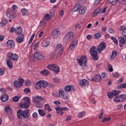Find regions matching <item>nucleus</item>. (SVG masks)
Returning <instances> with one entry per match:
<instances>
[{
	"mask_svg": "<svg viewBox=\"0 0 126 126\" xmlns=\"http://www.w3.org/2000/svg\"><path fill=\"white\" fill-rule=\"evenodd\" d=\"M106 49V43L104 42H100V44L96 48L95 46H92L91 47L89 52L92 57L93 60L94 61H97L98 60V53L100 54L102 51L105 50ZM97 50V51H96Z\"/></svg>",
	"mask_w": 126,
	"mask_h": 126,
	"instance_id": "1",
	"label": "nucleus"
},
{
	"mask_svg": "<svg viewBox=\"0 0 126 126\" xmlns=\"http://www.w3.org/2000/svg\"><path fill=\"white\" fill-rule=\"evenodd\" d=\"M120 93H121V91L114 90L111 92L108 93L107 94V96L109 99H112L113 97H114V96H116L114 97L113 101L115 103H120L122 102L120 95L118 96Z\"/></svg>",
	"mask_w": 126,
	"mask_h": 126,
	"instance_id": "2",
	"label": "nucleus"
},
{
	"mask_svg": "<svg viewBox=\"0 0 126 126\" xmlns=\"http://www.w3.org/2000/svg\"><path fill=\"white\" fill-rule=\"evenodd\" d=\"M17 116L18 119H21L23 118L24 119L28 120L29 119V116H30V113L26 110L22 111L21 110H19L17 111Z\"/></svg>",
	"mask_w": 126,
	"mask_h": 126,
	"instance_id": "3",
	"label": "nucleus"
},
{
	"mask_svg": "<svg viewBox=\"0 0 126 126\" xmlns=\"http://www.w3.org/2000/svg\"><path fill=\"white\" fill-rule=\"evenodd\" d=\"M44 100H45V98H44L43 97L39 96V95H37L34 97V98H33V100L32 102L33 103H35V105L37 107V108H42L43 107V105H42L40 103V101H44Z\"/></svg>",
	"mask_w": 126,
	"mask_h": 126,
	"instance_id": "4",
	"label": "nucleus"
},
{
	"mask_svg": "<svg viewBox=\"0 0 126 126\" xmlns=\"http://www.w3.org/2000/svg\"><path fill=\"white\" fill-rule=\"evenodd\" d=\"M24 102H21L20 104V107L21 108H25V109H28L30 107V104L31 101H30V98L28 97H26L24 98Z\"/></svg>",
	"mask_w": 126,
	"mask_h": 126,
	"instance_id": "5",
	"label": "nucleus"
},
{
	"mask_svg": "<svg viewBox=\"0 0 126 126\" xmlns=\"http://www.w3.org/2000/svg\"><path fill=\"white\" fill-rule=\"evenodd\" d=\"M47 68L54 71L56 74H58L60 72V67L55 64H50L47 66Z\"/></svg>",
	"mask_w": 126,
	"mask_h": 126,
	"instance_id": "6",
	"label": "nucleus"
},
{
	"mask_svg": "<svg viewBox=\"0 0 126 126\" xmlns=\"http://www.w3.org/2000/svg\"><path fill=\"white\" fill-rule=\"evenodd\" d=\"M63 52V45L62 44L58 45L56 46L55 51L56 57H60V56H62Z\"/></svg>",
	"mask_w": 126,
	"mask_h": 126,
	"instance_id": "7",
	"label": "nucleus"
},
{
	"mask_svg": "<svg viewBox=\"0 0 126 126\" xmlns=\"http://www.w3.org/2000/svg\"><path fill=\"white\" fill-rule=\"evenodd\" d=\"M77 62L81 66H84L86 67V63H87V58L85 56H81L79 59L77 60Z\"/></svg>",
	"mask_w": 126,
	"mask_h": 126,
	"instance_id": "8",
	"label": "nucleus"
},
{
	"mask_svg": "<svg viewBox=\"0 0 126 126\" xmlns=\"http://www.w3.org/2000/svg\"><path fill=\"white\" fill-rule=\"evenodd\" d=\"M73 36H74L73 32H68L64 37V40L65 42H69L73 39Z\"/></svg>",
	"mask_w": 126,
	"mask_h": 126,
	"instance_id": "9",
	"label": "nucleus"
},
{
	"mask_svg": "<svg viewBox=\"0 0 126 126\" xmlns=\"http://www.w3.org/2000/svg\"><path fill=\"white\" fill-rule=\"evenodd\" d=\"M7 58H9L11 61H18V55L13 54L12 52H8Z\"/></svg>",
	"mask_w": 126,
	"mask_h": 126,
	"instance_id": "10",
	"label": "nucleus"
},
{
	"mask_svg": "<svg viewBox=\"0 0 126 126\" xmlns=\"http://www.w3.org/2000/svg\"><path fill=\"white\" fill-rule=\"evenodd\" d=\"M34 57L37 61H44L45 59V56L39 52H35L34 54Z\"/></svg>",
	"mask_w": 126,
	"mask_h": 126,
	"instance_id": "11",
	"label": "nucleus"
},
{
	"mask_svg": "<svg viewBox=\"0 0 126 126\" xmlns=\"http://www.w3.org/2000/svg\"><path fill=\"white\" fill-rule=\"evenodd\" d=\"M59 94L60 97L63 99V100H65L68 97V95L65 93L64 91H63V90H59Z\"/></svg>",
	"mask_w": 126,
	"mask_h": 126,
	"instance_id": "12",
	"label": "nucleus"
},
{
	"mask_svg": "<svg viewBox=\"0 0 126 126\" xmlns=\"http://www.w3.org/2000/svg\"><path fill=\"white\" fill-rule=\"evenodd\" d=\"M6 15L7 17H9L12 19H14L16 17V13L15 11L10 10L6 13Z\"/></svg>",
	"mask_w": 126,
	"mask_h": 126,
	"instance_id": "13",
	"label": "nucleus"
},
{
	"mask_svg": "<svg viewBox=\"0 0 126 126\" xmlns=\"http://www.w3.org/2000/svg\"><path fill=\"white\" fill-rule=\"evenodd\" d=\"M7 47L8 49H14L15 48V42L11 40H8L7 41Z\"/></svg>",
	"mask_w": 126,
	"mask_h": 126,
	"instance_id": "14",
	"label": "nucleus"
},
{
	"mask_svg": "<svg viewBox=\"0 0 126 126\" xmlns=\"http://www.w3.org/2000/svg\"><path fill=\"white\" fill-rule=\"evenodd\" d=\"M52 35L53 38H58V37L61 36V32H60L58 29H55L52 32Z\"/></svg>",
	"mask_w": 126,
	"mask_h": 126,
	"instance_id": "15",
	"label": "nucleus"
},
{
	"mask_svg": "<svg viewBox=\"0 0 126 126\" xmlns=\"http://www.w3.org/2000/svg\"><path fill=\"white\" fill-rule=\"evenodd\" d=\"M64 90L65 91V92H69L70 91H71L72 92H73V91H75V87L74 86H66L64 88Z\"/></svg>",
	"mask_w": 126,
	"mask_h": 126,
	"instance_id": "16",
	"label": "nucleus"
},
{
	"mask_svg": "<svg viewBox=\"0 0 126 126\" xmlns=\"http://www.w3.org/2000/svg\"><path fill=\"white\" fill-rule=\"evenodd\" d=\"M91 80V81H94V80H95V82H99V81H101V80H102V77H101L100 74H96L95 77L92 78Z\"/></svg>",
	"mask_w": 126,
	"mask_h": 126,
	"instance_id": "17",
	"label": "nucleus"
},
{
	"mask_svg": "<svg viewBox=\"0 0 126 126\" xmlns=\"http://www.w3.org/2000/svg\"><path fill=\"white\" fill-rule=\"evenodd\" d=\"M12 61L9 57L6 58V64H7L8 67H9V68L10 69H11V68H12V67H13V66L12 65Z\"/></svg>",
	"mask_w": 126,
	"mask_h": 126,
	"instance_id": "18",
	"label": "nucleus"
},
{
	"mask_svg": "<svg viewBox=\"0 0 126 126\" xmlns=\"http://www.w3.org/2000/svg\"><path fill=\"white\" fill-rule=\"evenodd\" d=\"M16 40L18 43H22L24 40V34H20L16 38Z\"/></svg>",
	"mask_w": 126,
	"mask_h": 126,
	"instance_id": "19",
	"label": "nucleus"
},
{
	"mask_svg": "<svg viewBox=\"0 0 126 126\" xmlns=\"http://www.w3.org/2000/svg\"><path fill=\"white\" fill-rule=\"evenodd\" d=\"M80 85L82 86H88L89 82L86 79H83L80 81Z\"/></svg>",
	"mask_w": 126,
	"mask_h": 126,
	"instance_id": "20",
	"label": "nucleus"
},
{
	"mask_svg": "<svg viewBox=\"0 0 126 126\" xmlns=\"http://www.w3.org/2000/svg\"><path fill=\"white\" fill-rule=\"evenodd\" d=\"M78 42V41L77 40H75L74 42H72L70 44V46L69 47V50H72V49H74L75 46H76V45H77Z\"/></svg>",
	"mask_w": 126,
	"mask_h": 126,
	"instance_id": "21",
	"label": "nucleus"
},
{
	"mask_svg": "<svg viewBox=\"0 0 126 126\" xmlns=\"http://www.w3.org/2000/svg\"><path fill=\"white\" fill-rule=\"evenodd\" d=\"M55 110H57V113L58 115H60V116H63V112L62 110V108L60 107H56Z\"/></svg>",
	"mask_w": 126,
	"mask_h": 126,
	"instance_id": "22",
	"label": "nucleus"
},
{
	"mask_svg": "<svg viewBox=\"0 0 126 126\" xmlns=\"http://www.w3.org/2000/svg\"><path fill=\"white\" fill-rule=\"evenodd\" d=\"M22 28H21V27H18V28H17L16 29V30H15V32L16 34H18L20 35H21V34H22Z\"/></svg>",
	"mask_w": 126,
	"mask_h": 126,
	"instance_id": "23",
	"label": "nucleus"
},
{
	"mask_svg": "<svg viewBox=\"0 0 126 126\" xmlns=\"http://www.w3.org/2000/svg\"><path fill=\"white\" fill-rule=\"evenodd\" d=\"M49 86V83L45 80H41V87H43V88H46V87H48Z\"/></svg>",
	"mask_w": 126,
	"mask_h": 126,
	"instance_id": "24",
	"label": "nucleus"
},
{
	"mask_svg": "<svg viewBox=\"0 0 126 126\" xmlns=\"http://www.w3.org/2000/svg\"><path fill=\"white\" fill-rule=\"evenodd\" d=\"M8 95L7 94H5V95H2V96L1 97V101H2V102H6L8 100Z\"/></svg>",
	"mask_w": 126,
	"mask_h": 126,
	"instance_id": "25",
	"label": "nucleus"
},
{
	"mask_svg": "<svg viewBox=\"0 0 126 126\" xmlns=\"http://www.w3.org/2000/svg\"><path fill=\"white\" fill-rule=\"evenodd\" d=\"M42 87V82L41 80L37 82L35 85V88L36 89H41Z\"/></svg>",
	"mask_w": 126,
	"mask_h": 126,
	"instance_id": "26",
	"label": "nucleus"
},
{
	"mask_svg": "<svg viewBox=\"0 0 126 126\" xmlns=\"http://www.w3.org/2000/svg\"><path fill=\"white\" fill-rule=\"evenodd\" d=\"M120 38H121V39L119 41V45L120 47H123V45H124V44H126V40H125V38L123 36L120 37Z\"/></svg>",
	"mask_w": 126,
	"mask_h": 126,
	"instance_id": "27",
	"label": "nucleus"
},
{
	"mask_svg": "<svg viewBox=\"0 0 126 126\" xmlns=\"http://www.w3.org/2000/svg\"><path fill=\"white\" fill-rule=\"evenodd\" d=\"M53 15H50L49 14H46L44 16V19L45 20H51L53 18L52 17Z\"/></svg>",
	"mask_w": 126,
	"mask_h": 126,
	"instance_id": "28",
	"label": "nucleus"
},
{
	"mask_svg": "<svg viewBox=\"0 0 126 126\" xmlns=\"http://www.w3.org/2000/svg\"><path fill=\"white\" fill-rule=\"evenodd\" d=\"M38 112L41 117H44V116H46V112L42 109H39Z\"/></svg>",
	"mask_w": 126,
	"mask_h": 126,
	"instance_id": "29",
	"label": "nucleus"
},
{
	"mask_svg": "<svg viewBox=\"0 0 126 126\" xmlns=\"http://www.w3.org/2000/svg\"><path fill=\"white\" fill-rule=\"evenodd\" d=\"M21 11L22 12L23 15H28L29 13L28 12V10L25 8H23L21 9Z\"/></svg>",
	"mask_w": 126,
	"mask_h": 126,
	"instance_id": "30",
	"label": "nucleus"
},
{
	"mask_svg": "<svg viewBox=\"0 0 126 126\" xmlns=\"http://www.w3.org/2000/svg\"><path fill=\"white\" fill-rule=\"evenodd\" d=\"M44 110L45 111H49V112H52V109H51V107H50V105L48 104L45 105Z\"/></svg>",
	"mask_w": 126,
	"mask_h": 126,
	"instance_id": "31",
	"label": "nucleus"
},
{
	"mask_svg": "<svg viewBox=\"0 0 126 126\" xmlns=\"http://www.w3.org/2000/svg\"><path fill=\"white\" fill-rule=\"evenodd\" d=\"M120 95L121 102H124L126 100V94H122Z\"/></svg>",
	"mask_w": 126,
	"mask_h": 126,
	"instance_id": "32",
	"label": "nucleus"
},
{
	"mask_svg": "<svg viewBox=\"0 0 126 126\" xmlns=\"http://www.w3.org/2000/svg\"><path fill=\"white\" fill-rule=\"evenodd\" d=\"M42 45L43 47H48L50 45V42L49 41H43L42 42Z\"/></svg>",
	"mask_w": 126,
	"mask_h": 126,
	"instance_id": "33",
	"label": "nucleus"
},
{
	"mask_svg": "<svg viewBox=\"0 0 126 126\" xmlns=\"http://www.w3.org/2000/svg\"><path fill=\"white\" fill-rule=\"evenodd\" d=\"M99 12H100V9H99V8L96 9L94 11V12L93 13V16L94 17H95V16H97V15H98V14H99Z\"/></svg>",
	"mask_w": 126,
	"mask_h": 126,
	"instance_id": "34",
	"label": "nucleus"
},
{
	"mask_svg": "<svg viewBox=\"0 0 126 126\" xmlns=\"http://www.w3.org/2000/svg\"><path fill=\"white\" fill-rule=\"evenodd\" d=\"M16 83H19L20 85H23L22 83H24V79L21 77L19 78V82H16Z\"/></svg>",
	"mask_w": 126,
	"mask_h": 126,
	"instance_id": "35",
	"label": "nucleus"
},
{
	"mask_svg": "<svg viewBox=\"0 0 126 126\" xmlns=\"http://www.w3.org/2000/svg\"><path fill=\"white\" fill-rule=\"evenodd\" d=\"M85 116V111H82L78 114V118H83Z\"/></svg>",
	"mask_w": 126,
	"mask_h": 126,
	"instance_id": "36",
	"label": "nucleus"
},
{
	"mask_svg": "<svg viewBox=\"0 0 126 126\" xmlns=\"http://www.w3.org/2000/svg\"><path fill=\"white\" fill-rule=\"evenodd\" d=\"M40 73L43 74V75H49V71L47 70H44L40 71Z\"/></svg>",
	"mask_w": 126,
	"mask_h": 126,
	"instance_id": "37",
	"label": "nucleus"
},
{
	"mask_svg": "<svg viewBox=\"0 0 126 126\" xmlns=\"http://www.w3.org/2000/svg\"><path fill=\"white\" fill-rule=\"evenodd\" d=\"M4 110L6 113H10V112H11V108H10L9 106H6L5 107Z\"/></svg>",
	"mask_w": 126,
	"mask_h": 126,
	"instance_id": "38",
	"label": "nucleus"
},
{
	"mask_svg": "<svg viewBox=\"0 0 126 126\" xmlns=\"http://www.w3.org/2000/svg\"><path fill=\"white\" fill-rule=\"evenodd\" d=\"M117 55H118V53L117 52V51H113L112 52V54L111 58L113 59H115V58L117 57Z\"/></svg>",
	"mask_w": 126,
	"mask_h": 126,
	"instance_id": "39",
	"label": "nucleus"
},
{
	"mask_svg": "<svg viewBox=\"0 0 126 126\" xmlns=\"http://www.w3.org/2000/svg\"><path fill=\"white\" fill-rule=\"evenodd\" d=\"M107 1L111 4L115 5L117 3V0H107Z\"/></svg>",
	"mask_w": 126,
	"mask_h": 126,
	"instance_id": "40",
	"label": "nucleus"
},
{
	"mask_svg": "<svg viewBox=\"0 0 126 126\" xmlns=\"http://www.w3.org/2000/svg\"><path fill=\"white\" fill-rule=\"evenodd\" d=\"M16 82H19L18 81H15L14 82V86H15V87L19 88V87H21L22 86V85H20L19 83H17Z\"/></svg>",
	"mask_w": 126,
	"mask_h": 126,
	"instance_id": "41",
	"label": "nucleus"
},
{
	"mask_svg": "<svg viewBox=\"0 0 126 126\" xmlns=\"http://www.w3.org/2000/svg\"><path fill=\"white\" fill-rule=\"evenodd\" d=\"M126 84L124 83L118 86L117 87V89H120V88H126Z\"/></svg>",
	"mask_w": 126,
	"mask_h": 126,
	"instance_id": "42",
	"label": "nucleus"
},
{
	"mask_svg": "<svg viewBox=\"0 0 126 126\" xmlns=\"http://www.w3.org/2000/svg\"><path fill=\"white\" fill-rule=\"evenodd\" d=\"M111 40H112L114 42V43L116 44V45H118V40H117V38H116V37H114V36H111Z\"/></svg>",
	"mask_w": 126,
	"mask_h": 126,
	"instance_id": "43",
	"label": "nucleus"
},
{
	"mask_svg": "<svg viewBox=\"0 0 126 126\" xmlns=\"http://www.w3.org/2000/svg\"><path fill=\"white\" fill-rule=\"evenodd\" d=\"M19 99H20L19 96H14L13 97L12 100H13V102H18V101H19Z\"/></svg>",
	"mask_w": 126,
	"mask_h": 126,
	"instance_id": "44",
	"label": "nucleus"
},
{
	"mask_svg": "<svg viewBox=\"0 0 126 126\" xmlns=\"http://www.w3.org/2000/svg\"><path fill=\"white\" fill-rule=\"evenodd\" d=\"M110 121H111V118H105L104 119L102 120L101 122L102 123H106V122H110Z\"/></svg>",
	"mask_w": 126,
	"mask_h": 126,
	"instance_id": "45",
	"label": "nucleus"
},
{
	"mask_svg": "<svg viewBox=\"0 0 126 126\" xmlns=\"http://www.w3.org/2000/svg\"><path fill=\"white\" fill-rule=\"evenodd\" d=\"M101 35L99 33H96L94 34L95 39H98L101 37Z\"/></svg>",
	"mask_w": 126,
	"mask_h": 126,
	"instance_id": "46",
	"label": "nucleus"
},
{
	"mask_svg": "<svg viewBox=\"0 0 126 126\" xmlns=\"http://www.w3.org/2000/svg\"><path fill=\"white\" fill-rule=\"evenodd\" d=\"M78 10V5H76L72 9V11H73V12H75V11H77Z\"/></svg>",
	"mask_w": 126,
	"mask_h": 126,
	"instance_id": "47",
	"label": "nucleus"
},
{
	"mask_svg": "<svg viewBox=\"0 0 126 126\" xmlns=\"http://www.w3.org/2000/svg\"><path fill=\"white\" fill-rule=\"evenodd\" d=\"M108 70H109V71H110V72H113V66H112V65L108 64Z\"/></svg>",
	"mask_w": 126,
	"mask_h": 126,
	"instance_id": "48",
	"label": "nucleus"
},
{
	"mask_svg": "<svg viewBox=\"0 0 126 126\" xmlns=\"http://www.w3.org/2000/svg\"><path fill=\"white\" fill-rule=\"evenodd\" d=\"M121 31H123L122 34L123 36L125 37V38H126V28L122 29Z\"/></svg>",
	"mask_w": 126,
	"mask_h": 126,
	"instance_id": "49",
	"label": "nucleus"
},
{
	"mask_svg": "<svg viewBox=\"0 0 126 126\" xmlns=\"http://www.w3.org/2000/svg\"><path fill=\"white\" fill-rule=\"evenodd\" d=\"M1 22L4 25H6V24L8 23L7 20L4 18L2 19Z\"/></svg>",
	"mask_w": 126,
	"mask_h": 126,
	"instance_id": "50",
	"label": "nucleus"
},
{
	"mask_svg": "<svg viewBox=\"0 0 126 126\" xmlns=\"http://www.w3.org/2000/svg\"><path fill=\"white\" fill-rule=\"evenodd\" d=\"M5 69L3 68H0V75H3L4 74Z\"/></svg>",
	"mask_w": 126,
	"mask_h": 126,
	"instance_id": "51",
	"label": "nucleus"
},
{
	"mask_svg": "<svg viewBox=\"0 0 126 126\" xmlns=\"http://www.w3.org/2000/svg\"><path fill=\"white\" fill-rule=\"evenodd\" d=\"M24 92H25V93H26L27 94H28V93H30L31 92L30 89L28 88H25L24 90Z\"/></svg>",
	"mask_w": 126,
	"mask_h": 126,
	"instance_id": "52",
	"label": "nucleus"
},
{
	"mask_svg": "<svg viewBox=\"0 0 126 126\" xmlns=\"http://www.w3.org/2000/svg\"><path fill=\"white\" fill-rule=\"evenodd\" d=\"M101 113L98 115V119H102L103 118V115H104V111H103V110H100Z\"/></svg>",
	"mask_w": 126,
	"mask_h": 126,
	"instance_id": "53",
	"label": "nucleus"
},
{
	"mask_svg": "<svg viewBox=\"0 0 126 126\" xmlns=\"http://www.w3.org/2000/svg\"><path fill=\"white\" fill-rule=\"evenodd\" d=\"M50 57L52 60H54V59H55V58L57 57V55H56V53L55 52V53H51Z\"/></svg>",
	"mask_w": 126,
	"mask_h": 126,
	"instance_id": "54",
	"label": "nucleus"
},
{
	"mask_svg": "<svg viewBox=\"0 0 126 126\" xmlns=\"http://www.w3.org/2000/svg\"><path fill=\"white\" fill-rule=\"evenodd\" d=\"M17 8V6L16 5H13L12 6L11 10H10L12 11H15V9Z\"/></svg>",
	"mask_w": 126,
	"mask_h": 126,
	"instance_id": "55",
	"label": "nucleus"
},
{
	"mask_svg": "<svg viewBox=\"0 0 126 126\" xmlns=\"http://www.w3.org/2000/svg\"><path fill=\"white\" fill-rule=\"evenodd\" d=\"M85 13V10L84 9H80L79 10V13L80 14H84Z\"/></svg>",
	"mask_w": 126,
	"mask_h": 126,
	"instance_id": "56",
	"label": "nucleus"
},
{
	"mask_svg": "<svg viewBox=\"0 0 126 126\" xmlns=\"http://www.w3.org/2000/svg\"><path fill=\"white\" fill-rule=\"evenodd\" d=\"M107 8H108V6H106L104 8H103L101 11H100V13H105L106 12V11L107 10Z\"/></svg>",
	"mask_w": 126,
	"mask_h": 126,
	"instance_id": "57",
	"label": "nucleus"
},
{
	"mask_svg": "<svg viewBox=\"0 0 126 126\" xmlns=\"http://www.w3.org/2000/svg\"><path fill=\"white\" fill-rule=\"evenodd\" d=\"M0 91L2 94H5L6 93V90H5L4 88L1 89Z\"/></svg>",
	"mask_w": 126,
	"mask_h": 126,
	"instance_id": "58",
	"label": "nucleus"
},
{
	"mask_svg": "<svg viewBox=\"0 0 126 126\" xmlns=\"http://www.w3.org/2000/svg\"><path fill=\"white\" fill-rule=\"evenodd\" d=\"M113 75L114 77H119V73H118V72H113Z\"/></svg>",
	"mask_w": 126,
	"mask_h": 126,
	"instance_id": "59",
	"label": "nucleus"
},
{
	"mask_svg": "<svg viewBox=\"0 0 126 126\" xmlns=\"http://www.w3.org/2000/svg\"><path fill=\"white\" fill-rule=\"evenodd\" d=\"M54 104H55V105H57V106H59L62 105V103H61V102L59 101H55Z\"/></svg>",
	"mask_w": 126,
	"mask_h": 126,
	"instance_id": "60",
	"label": "nucleus"
},
{
	"mask_svg": "<svg viewBox=\"0 0 126 126\" xmlns=\"http://www.w3.org/2000/svg\"><path fill=\"white\" fill-rule=\"evenodd\" d=\"M53 81L54 82H56L57 83H59V82H60V79L59 78H54Z\"/></svg>",
	"mask_w": 126,
	"mask_h": 126,
	"instance_id": "61",
	"label": "nucleus"
},
{
	"mask_svg": "<svg viewBox=\"0 0 126 126\" xmlns=\"http://www.w3.org/2000/svg\"><path fill=\"white\" fill-rule=\"evenodd\" d=\"M32 117L33 119H37V117H38V114L36 112H34L32 114Z\"/></svg>",
	"mask_w": 126,
	"mask_h": 126,
	"instance_id": "62",
	"label": "nucleus"
},
{
	"mask_svg": "<svg viewBox=\"0 0 126 126\" xmlns=\"http://www.w3.org/2000/svg\"><path fill=\"white\" fill-rule=\"evenodd\" d=\"M15 30H16V29H15L14 27H12L10 30V32H11V33H13V32H15Z\"/></svg>",
	"mask_w": 126,
	"mask_h": 126,
	"instance_id": "63",
	"label": "nucleus"
},
{
	"mask_svg": "<svg viewBox=\"0 0 126 126\" xmlns=\"http://www.w3.org/2000/svg\"><path fill=\"white\" fill-rule=\"evenodd\" d=\"M25 83L26 85H30L31 84V82L30 81V80H28L25 81Z\"/></svg>",
	"mask_w": 126,
	"mask_h": 126,
	"instance_id": "64",
	"label": "nucleus"
}]
</instances>
